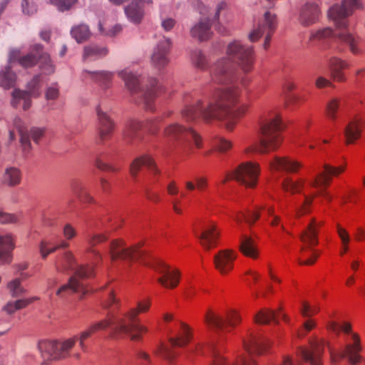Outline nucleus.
Returning <instances> with one entry per match:
<instances>
[{"label": "nucleus", "mask_w": 365, "mask_h": 365, "mask_svg": "<svg viewBox=\"0 0 365 365\" xmlns=\"http://www.w3.org/2000/svg\"><path fill=\"white\" fill-rule=\"evenodd\" d=\"M108 52L106 47L91 44L84 47L83 59V61H94L106 56Z\"/></svg>", "instance_id": "40"}, {"label": "nucleus", "mask_w": 365, "mask_h": 365, "mask_svg": "<svg viewBox=\"0 0 365 365\" xmlns=\"http://www.w3.org/2000/svg\"><path fill=\"white\" fill-rule=\"evenodd\" d=\"M240 250L246 257L256 259L258 256L257 245L255 240L247 235H242L241 237Z\"/></svg>", "instance_id": "39"}, {"label": "nucleus", "mask_w": 365, "mask_h": 365, "mask_svg": "<svg viewBox=\"0 0 365 365\" xmlns=\"http://www.w3.org/2000/svg\"><path fill=\"white\" fill-rule=\"evenodd\" d=\"M360 133L359 122L357 120L350 122L344 130L346 143H354L359 138Z\"/></svg>", "instance_id": "45"}, {"label": "nucleus", "mask_w": 365, "mask_h": 365, "mask_svg": "<svg viewBox=\"0 0 365 365\" xmlns=\"http://www.w3.org/2000/svg\"><path fill=\"white\" fill-rule=\"evenodd\" d=\"M215 146L219 151L225 152L231 148V143L223 138H218L215 142Z\"/></svg>", "instance_id": "64"}, {"label": "nucleus", "mask_w": 365, "mask_h": 365, "mask_svg": "<svg viewBox=\"0 0 365 365\" xmlns=\"http://www.w3.org/2000/svg\"><path fill=\"white\" fill-rule=\"evenodd\" d=\"M226 55L211 68V82L219 86L215 88V103H204L197 100L193 104L187 105L182 110V117L185 120L193 121L200 117L207 121L217 119L224 121L227 129L232 130L247 112V105L237 106L240 95L239 85L246 87L251 81L247 74L254 68V48L235 40L227 44Z\"/></svg>", "instance_id": "1"}, {"label": "nucleus", "mask_w": 365, "mask_h": 365, "mask_svg": "<svg viewBox=\"0 0 365 365\" xmlns=\"http://www.w3.org/2000/svg\"><path fill=\"white\" fill-rule=\"evenodd\" d=\"M171 47V41L169 38L163 37L153 49L151 56L153 65L158 68H163L166 66L169 62L168 56Z\"/></svg>", "instance_id": "20"}, {"label": "nucleus", "mask_w": 365, "mask_h": 365, "mask_svg": "<svg viewBox=\"0 0 365 365\" xmlns=\"http://www.w3.org/2000/svg\"><path fill=\"white\" fill-rule=\"evenodd\" d=\"M142 166H145L154 175H160V171L156 166L154 160L149 155H143L133 160L130 165V172L135 177Z\"/></svg>", "instance_id": "31"}, {"label": "nucleus", "mask_w": 365, "mask_h": 365, "mask_svg": "<svg viewBox=\"0 0 365 365\" xmlns=\"http://www.w3.org/2000/svg\"><path fill=\"white\" fill-rule=\"evenodd\" d=\"M70 189L73 194L77 198L84 203H93V197L88 192L83 182L79 180L73 179L70 183Z\"/></svg>", "instance_id": "36"}, {"label": "nucleus", "mask_w": 365, "mask_h": 365, "mask_svg": "<svg viewBox=\"0 0 365 365\" xmlns=\"http://www.w3.org/2000/svg\"><path fill=\"white\" fill-rule=\"evenodd\" d=\"M98 120V134L99 140L103 143L110 138L114 130V123L110 120L106 113V109L102 104H99L96 108Z\"/></svg>", "instance_id": "19"}, {"label": "nucleus", "mask_w": 365, "mask_h": 365, "mask_svg": "<svg viewBox=\"0 0 365 365\" xmlns=\"http://www.w3.org/2000/svg\"><path fill=\"white\" fill-rule=\"evenodd\" d=\"M163 117L147 120L142 123L137 120H130L125 124L123 136L128 142L139 140L141 138L140 130L144 128L150 134L155 135L159 130V125Z\"/></svg>", "instance_id": "13"}, {"label": "nucleus", "mask_w": 365, "mask_h": 365, "mask_svg": "<svg viewBox=\"0 0 365 365\" xmlns=\"http://www.w3.org/2000/svg\"><path fill=\"white\" fill-rule=\"evenodd\" d=\"M269 165L272 169L284 170L288 173H295L302 167L301 163L287 157H275Z\"/></svg>", "instance_id": "33"}, {"label": "nucleus", "mask_w": 365, "mask_h": 365, "mask_svg": "<svg viewBox=\"0 0 365 365\" xmlns=\"http://www.w3.org/2000/svg\"><path fill=\"white\" fill-rule=\"evenodd\" d=\"M43 52V46L36 43L32 46L31 51L27 54L21 56L19 49L12 48L9 51V63L18 62L23 68H31L34 66L40 59Z\"/></svg>", "instance_id": "17"}, {"label": "nucleus", "mask_w": 365, "mask_h": 365, "mask_svg": "<svg viewBox=\"0 0 365 365\" xmlns=\"http://www.w3.org/2000/svg\"><path fill=\"white\" fill-rule=\"evenodd\" d=\"M318 195H322L328 201L331 200V196L324 190H320L319 193H314L312 196L304 195V203L300 207L297 209V217H300L309 212V206L312 205L314 197Z\"/></svg>", "instance_id": "44"}, {"label": "nucleus", "mask_w": 365, "mask_h": 365, "mask_svg": "<svg viewBox=\"0 0 365 365\" xmlns=\"http://www.w3.org/2000/svg\"><path fill=\"white\" fill-rule=\"evenodd\" d=\"M107 240V237L103 234H96L88 236L86 240L88 244L87 252L94 255L96 258L101 259V255L94 249V247Z\"/></svg>", "instance_id": "48"}, {"label": "nucleus", "mask_w": 365, "mask_h": 365, "mask_svg": "<svg viewBox=\"0 0 365 365\" xmlns=\"http://www.w3.org/2000/svg\"><path fill=\"white\" fill-rule=\"evenodd\" d=\"M324 173H320L318 176L310 182V185L314 187H318L320 185H327L329 184L330 176H336L343 173L345 170L344 166L332 167L329 165H324Z\"/></svg>", "instance_id": "32"}, {"label": "nucleus", "mask_w": 365, "mask_h": 365, "mask_svg": "<svg viewBox=\"0 0 365 365\" xmlns=\"http://www.w3.org/2000/svg\"><path fill=\"white\" fill-rule=\"evenodd\" d=\"M16 81V74L11 71L10 66H6L0 71V86L9 88L14 86Z\"/></svg>", "instance_id": "49"}, {"label": "nucleus", "mask_w": 365, "mask_h": 365, "mask_svg": "<svg viewBox=\"0 0 365 365\" xmlns=\"http://www.w3.org/2000/svg\"><path fill=\"white\" fill-rule=\"evenodd\" d=\"M337 234L341 240L342 245L345 246V251L348 250V245L350 242V236L348 232L339 225H336Z\"/></svg>", "instance_id": "59"}, {"label": "nucleus", "mask_w": 365, "mask_h": 365, "mask_svg": "<svg viewBox=\"0 0 365 365\" xmlns=\"http://www.w3.org/2000/svg\"><path fill=\"white\" fill-rule=\"evenodd\" d=\"M155 270L161 274L158 282L165 288L173 289L179 283L180 272L178 269L170 270V267L162 261L155 262Z\"/></svg>", "instance_id": "18"}, {"label": "nucleus", "mask_w": 365, "mask_h": 365, "mask_svg": "<svg viewBox=\"0 0 365 365\" xmlns=\"http://www.w3.org/2000/svg\"><path fill=\"white\" fill-rule=\"evenodd\" d=\"M190 35L192 38L200 41L209 40L212 35L210 19L208 18L200 19L199 21L190 29Z\"/></svg>", "instance_id": "29"}, {"label": "nucleus", "mask_w": 365, "mask_h": 365, "mask_svg": "<svg viewBox=\"0 0 365 365\" xmlns=\"http://www.w3.org/2000/svg\"><path fill=\"white\" fill-rule=\"evenodd\" d=\"M259 173L260 168L258 163L252 162L242 163L232 173L226 175L222 180V183L232 179L247 187L252 188L256 186Z\"/></svg>", "instance_id": "9"}, {"label": "nucleus", "mask_w": 365, "mask_h": 365, "mask_svg": "<svg viewBox=\"0 0 365 365\" xmlns=\"http://www.w3.org/2000/svg\"><path fill=\"white\" fill-rule=\"evenodd\" d=\"M191 59L195 66L199 69L205 70L207 68L208 63L206 56L200 50H195L191 55Z\"/></svg>", "instance_id": "54"}, {"label": "nucleus", "mask_w": 365, "mask_h": 365, "mask_svg": "<svg viewBox=\"0 0 365 365\" xmlns=\"http://www.w3.org/2000/svg\"><path fill=\"white\" fill-rule=\"evenodd\" d=\"M319 312V307H311L309 303L304 302L300 312L304 317H310Z\"/></svg>", "instance_id": "58"}, {"label": "nucleus", "mask_w": 365, "mask_h": 365, "mask_svg": "<svg viewBox=\"0 0 365 365\" xmlns=\"http://www.w3.org/2000/svg\"><path fill=\"white\" fill-rule=\"evenodd\" d=\"M15 247L13 236L6 234L0 236V264H9L12 262V251Z\"/></svg>", "instance_id": "28"}, {"label": "nucleus", "mask_w": 365, "mask_h": 365, "mask_svg": "<svg viewBox=\"0 0 365 365\" xmlns=\"http://www.w3.org/2000/svg\"><path fill=\"white\" fill-rule=\"evenodd\" d=\"M323 225V222H317L312 218L306 229L302 232L300 240L304 243L301 248L302 252L312 250V247L318 244V229Z\"/></svg>", "instance_id": "22"}, {"label": "nucleus", "mask_w": 365, "mask_h": 365, "mask_svg": "<svg viewBox=\"0 0 365 365\" xmlns=\"http://www.w3.org/2000/svg\"><path fill=\"white\" fill-rule=\"evenodd\" d=\"M76 341L77 337L63 341H43L39 342L38 349L45 361L59 360L68 356Z\"/></svg>", "instance_id": "8"}, {"label": "nucleus", "mask_w": 365, "mask_h": 365, "mask_svg": "<svg viewBox=\"0 0 365 365\" xmlns=\"http://www.w3.org/2000/svg\"><path fill=\"white\" fill-rule=\"evenodd\" d=\"M83 74L84 78L98 83L103 88H107L109 86L113 76L112 72L106 71H91L85 70Z\"/></svg>", "instance_id": "35"}, {"label": "nucleus", "mask_w": 365, "mask_h": 365, "mask_svg": "<svg viewBox=\"0 0 365 365\" xmlns=\"http://www.w3.org/2000/svg\"><path fill=\"white\" fill-rule=\"evenodd\" d=\"M150 306V303L149 301H144V302H138L137 304V308H133L130 309L128 312H125V314H128L131 311L135 310L136 312L135 319L133 320L134 324H140L139 323L138 319L137 318V316L139 313L141 312H147Z\"/></svg>", "instance_id": "57"}, {"label": "nucleus", "mask_w": 365, "mask_h": 365, "mask_svg": "<svg viewBox=\"0 0 365 365\" xmlns=\"http://www.w3.org/2000/svg\"><path fill=\"white\" fill-rule=\"evenodd\" d=\"M14 125L18 129L20 134V140L24 151L29 152L31 148V143L29 141V133L24 130L22 126L21 119L16 117L14 120Z\"/></svg>", "instance_id": "50"}, {"label": "nucleus", "mask_w": 365, "mask_h": 365, "mask_svg": "<svg viewBox=\"0 0 365 365\" xmlns=\"http://www.w3.org/2000/svg\"><path fill=\"white\" fill-rule=\"evenodd\" d=\"M104 158H104V155L103 154H101L98 156H97L96 159V166L99 170H103V171H113V172L117 171V169H115V168L112 167L109 164L105 163L104 162Z\"/></svg>", "instance_id": "60"}, {"label": "nucleus", "mask_w": 365, "mask_h": 365, "mask_svg": "<svg viewBox=\"0 0 365 365\" xmlns=\"http://www.w3.org/2000/svg\"><path fill=\"white\" fill-rule=\"evenodd\" d=\"M40 61V68L46 75H51L55 72L56 67L52 63L50 56L46 53H41Z\"/></svg>", "instance_id": "53"}, {"label": "nucleus", "mask_w": 365, "mask_h": 365, "mask_svg": "<svg viewBox=\"0 0 365 365\" xmlns=\"http://www.w3.org/2000/svg\"><path fill=\"white\" fill-rule=\"evenodd\" d=\"M304 184L305 180L303 179L294 180L291 178H286L282 182V187L284 190L294 194L300 192Z\"/></svg>", "instance_id": "47"}, {"label": "nucleus", "mask_w": 365, "mask_h": 365, "mask_svg": "<svg viewBox=\"0 0 365 365\" xmlns=\"http://www.w3.org/2000/svg\"><path fill=\"white\" fill-rule=\"evenodd\" d=\"M164 136L170 141L193 142L197 148L201 145L200 138L192 128H185L178 123L168 125L164 130Z\"/></svg>", "instance_id": "16"}, {"label": "nucleus", "mask_w": 365, "mask_h": 365, "mask_svg": "<svg viewBox=\"0 0 365 365\" xmlns=\"http://www.w3.org/2000/svg\"><path fill=\"white\" fill-rule=\"evenodd\" d=\"M68 247V243L62 241L58 245H53L50 241L48 240H42L39 245V250L43 259L46 258V257L59 248H66Z\"/></svg>", "instance_id": "46"}, {"label": "nucleus", "mask_w": 365, "mask_h": 365, "mask_svg": "<svg viewBox=\"0 0 365 365\" xmlns=\"http://www.w3.org/2000/svg\"><path fill=\"white\" fill-rule=\"evenodd\" d=\"M259 210H263L266 212L268 216L271 217L272 219L269 221V224L272 226H277L280 224V217L274 215V210L273 207H266L262 206ZM260 213L259 210L255 212H249L248 213L239 212L235 217V220L237 223L240 224L242 221H245L248 225H252L256 220L259 218Z\"/></svg>", "instance_id": "24"}, {"label": "nucleus", "mask_w": 365, "mask_h": 365, "mask_svg": "<svg viewBox=\"0 0 365 365\" xmlns=\"http://www.w3.org/2000/svg\"><path fill=\"white\" fill-rule=\"evenodd\" d=\"M340 100L334 98L331 99L327 104L326 113L329 118L335 120L336 118V111L339 106Z\"/></svg>", "instance_id": "55"}, {"label": "nucleus", "mask_w": 365, "mask_h": 365, "mask_svg": "<svg viewBox=\"0 0 365 365\" xmlns=\"http://www.w3.org/2000/svg\"><path fill=\"white\" fill-rule=\"evenodd\" d=\"M7 289L9 294L14 298H17L26 292V289L21 284L20 278H15L7 284Z\"/></svg>", "instance_id": "52"}, {"label": "nucleus", "mask_w": 365, "mask_h": 365, "mask_svg": "<svg viewBox=\"0 0 365 365\" xmlns=\"http://www.w3.org/2000/svg\"><path fill=\"white\" fill-rule=\"evenodd\" d=\"M56 267L59 272L74 271V274L70 277L68 283L62 285L57 290L56 295L63 297L69 293L75 292L79 293L81 299L88 292L85 285L80 282V279H87L93 275V266L89 264L78 266L72 252H66L61 257L57 259Z\"/></svg>", "instance_id": "4"}, {"label": "nucleus", "mask_w": 365, "mask_h": 365, "mask_svg": "<svg viewBox=\"0 0 365 365\" xmlns=\"http://www.w3.org/2000/svg\"><path fill=\"white\" fill-rule=\"evenodd\" d=\"M207 349L211 353L213 357V364L212 365H256L254 359L250 358H240L235 363L232 364H228L226 360L220 356V354L217 351L215 347L213 344H209L207 346Z\"/></svg>", "instance_id": "37"}, {"label": "nucleus", "mask_w": 365, "mask_h": 365, "mask_svg": "<svg viewBox=\"0 0 365 365\" xmlns=\"http://www.w3.org/2000/svg\"><path fill=\"white\" fill-rule=\"evenodd\" d=\"M118 76L124 81L126 89L135 103L143 105L147 110H154V100L158 91L155 78H149L144 83L140 75L128 68L120 71Z\"/></svg>", "instance_id": "5"}, {"label": "nucleus", "mask_w": 365, "mask_h": 365, "mask_svg": "<svg viewBox=\"0 0 365 365\" xmlns=\"http://www.w3.org/2000/svg\"><path fill=\"white\" fill-rule=\"evenodd\" d=\"M269 345L268 339L259 334L251 333L248 339L244 341L245 348L251 354H261Z\"/></svg>", "instance_id": "30"}, {"label": "nucleus", "mask_w": 365, "mask_h": 365, "mask_svg": "<svg viewBox=\"0 0 365 365\" xmlns=\"http://www.w3.org/2000/svg\"><path fill=\"white\" fill-rule=\"evenodd\" d=\"M192 337L189 327L183 323H180V329L176 336L170 337L169 342L172 347H168L161 343L158 348L154 350V354L160 355L163 359L172 363L177 356V353L173 350L175 346L182 347L187 345Z\"/></svg>", "instance_id": "10"}, {"label": "nucleus", "mask_w": 365, "mask_h": 365, "mask_svg": "<svg viewBox=\"0 0 365 365\" xmlns=\"http://www.w3.org/2000/svg\"><path fill=\"white\" fill-rule=\"evenodd\" d=\"M236 254L231 250H222L214 256L215 268L222 274H227L233 268Z\"/></svg>", "instance_id": "25"}, {"label": "nucleus", "mask_w": 365, "mask_h": 365, "mask_svg": "<svg viewBox=\"0 0 365 365\" xmlns=\"http://www.w3.org/2000/svg\"><path fill=\"white\" fill-rule=\"evenodd\" d=\"M352 341L347 343L343 351L336 353L331 346L330 343L324 339L309 341V347H299L297 351V356L309 365H322V358L324 354V347L326 346L329 351L332 363H335L338 358H346L348 361L355 365L361 361L359 354L362 349L359 336L351 334Z\"/></svg>", "instance_id": "3"}, {"label": "nucleus", "mask_w": 365, "mask_h": 365, "mask_svg": "<svg viewBox=\"0 0 365 365\" xmlns=\"http://www.w3.org/2000/svg\"><path fill=\"white\" fill-rule=\"evenodd\" d=\"M194 232L196 237L200 240V244L207 250H210L216 245L217 240L220 235V232L217 230L214 224L205 226L201 233H198L196 230H194Z\"/></svg>", "instance_id": "26"}, {"label": "nucleus", "mask_w": 365, "mask_h": 365, "mask_svg": "<svg viewBox=\"0 0 365 365\" xmlns=\"http://www.w3.org/2000/svg\"><path fill=\"white\" fill-rule=\"evenodd\" d=\"M140 244H138L130 248H126L124 242L120 240H113L110 246V256L112 261L118 259L124 260H132L133 259H139L143 261L146 265H150L145 262V257L148 253L145 250H140Z\"/></svg>", "instance_id": "12"}, {"label": "nucleus", "mask_w": 365, "mask_h": 365, "mask_svg": "<svg viewBox=\"0 0 365 365\" xmlns=\"http://www.w3.org/2000/svg\"><path fill=\"white\" fill-rule=\"evenodd\" d=\"M205 322L208 326L217 330H222L225 325L230 327L237 325L240 322V317L237 313L232 312L228 314L226 319H224L209 310L205 316Z\"/></svg>", "instance_id": "23"}, {"label": "nucleus", "mask_w": 365, "mask_h": 365, "mask_svg": "<svg viewBox=\"0 0 365 365\" xmlns=\"http://www.w3.org/2000/svg\"><path fill=\"white\" fill-rule=\"evenodd\" d=\"M120 306V300L115 297L113 291H110L106 299L102 302L103 309L108 310V319L91 325L92 329L96 332L113 326L115 335L124 334L132 341H141L143 334L148 331V328L144 325L133 323L136 314L135 310L128 314H124L123 317H117L115 314V310L118 309Z\"/></svg>", "instance_id": "2"}, {"label": "nucleus", "mask_w": 365, "mask_h": 365, "mask_svg": "<svg viewBox=\"0 0 365 365\" xmlns=\"http://www.w3.org/2000/svg\"><path fill=\"white\" fill-rule=\"evenodd\" d=\"M42 81L41 75H36L27 83L26 91L14 89L11 93V104L13 107L17 108L21 101H23V109L28 110L31 106V98H37L41 93Z\"/></svg>", "instance_id": "11"}, {"label": "nucleus", "mask_w": 365, "mask_h": 365, "mask_svg": "<svg viewBox=\"0 0 365 365\" xmlns=\"http://www.w3.org/2000/svg\"><path fill=\"white\" fill-rule=\"evenodd\" d=\"M51 3L56 6L60 11L69 10L77 0H50Z\"/></svg>", "instance_id": "56"}, {"label": "nucleus", "mask_w": 365, "mask_h": 365, "mask_svg": "<svg viewBox=\"0 0 365 365\" xmlns=\"http://www.w3.org/2000/svg\"><path fill=\"white\" fill-rule=\"evenodd\" d=\"M148 2H140L139 0H132L131 2L124 8V11L128 19L135 24H140L145 15V4H150Z\"/></svg>", "instance_id": "27"}, {"label": "nucleus", "mask_w": 365, "mask_h": 365, "mask_svg": "<svg viewBox=\"0 0 365 365\" xmlns=\"http://www.w3.org/2000/svg\"><path fill=\"white\" fill-rule=\"evenodd\" d=\"M336 26L334 31L330 27L319 28L310 32L309 41L320 43L322 46L326 47V42L331 38L336 37L341 41L346 43L349 49L354 54H359L362 53V50L359 47L361 39L358 36H353L349 31L348 26L342 28V26Z\"/></svg>", "instance_id": "7"}, {"label": "nucleus", "mask_w": 365, "mask_h": 365, "mask_svg": "<svg viewBox=\"0 0 365 365\" xmlns=\"http://www.w3.org/2000/svg\"><path fill=\"white\" fill-rule=\"evenodd\" d=\"M59 96V89L57 83L52 84L46 90L45 96L46 100H56Z\"/></svg>", "instance_id": "62"}, {"label": "nucleus", "mask_w": 365, "mask_h": 365, "mask_svg": "<svg viewBox=\"0 0 365 365\" xmlns=\"http://www.w3.org/2000/svg\"><path fill=\"white\" fill-rule=\"evenodd\" d=\"M38 297H33L27 299H20L14 302H8L4 307L3 309L9 314H14L16 311L26 307L29 304L33 303L34 301L38 300Z\"/></svg>", "instance_id": "42"}, {"label": "nucleus", "mask_w": 365, "mask_h": 365, "mask_svg": "<svg viewBox=\"0 0 365 365\" xmlns=\"http://www.w3.org/2000/svg\"><path fill=\"white\" fill-rule=\"evenodd\" d=\"M137 358L142 361L143 365H151L152 360L150 355L142 349H139L136 351Z\"/></svg>", "instance_id": "63"}, {"label": "nucleus", "mask_w": 365, "mask_h": 365, "mask_svg": "<svg viewBox=\"0 0 365 365\" xmlns=\"http://www.w3.org/2000/svg\"><path fill=\"white\" fill-rule=\"evenodd\" d=\"M70 33L71 36L78 43L87 41L91 36L89 27L88 25L84 24L73 26L71 28Z\"/></svg>", "instance_id": "43"}, {"label": "nucleus", "mask_w": 365, "mask_h": 365, "mask_svg": "<svg viewBox=\"0 0 365 365\" xmlns=\"http://www.w3.org/2000/svg\"><path fill=\"white\" fill-rule=\"evenodd\" d=\"M361 7V0H342L341 5L335 4L329 9L328 16L337 26L346 28L348 26L347 16Z\"/></svg>", "instance_id": "15"}, {"label": "nucleus", "mask_w": 365, "mask_h": 365, "mask_svg": "<svg viewBox=\"0 0 365 365\" xmlns=\"http://www.w3.org/2000/svg\"><path fill=\"white\" fill-rule=\"evenodd\" d=\"M83 74L84 78L98 83L103 88H107L109 86L113 76L112 72L106 71H91L85 70Z\"/></svg>", "instance_id": "34"}, {"label": "nucleus", "mask_w": 365, "mask_h": 365, "mask_svg": "<svg viewBox=\"0 0 365 365\" xmlns=\"http://www.w3.org/2000/svg\"><path fill=\"white\" fill-rule=\"evenodd\" d=\"M282 124L278 115H273L263 121L260 126L259 142L246 148V153H266L277 150L281 143Z\"/></svg>", "instance_id": "6"}, {"label": "nucleus", "mask_w": 365, "mask_h": 365, "mask_svg": "<svg viewBox=\"0 0 365 365\" xmlns=\"http://www.w3.org/2000/svg\"><path fill=\"white\" fill-rule=\"evenodd\" d=\"M277 26V19L276 14L269 11H266L263 18L259 21L257 26L249 34V40L251 42H255L264 35L265 39L263 46L267 49Z\"/></svg>", "instance_id": "14"}, {"label": "nucleus", "mask_w": 365, "mask_h": 365, "mask_svg": "<svg viewBox=\"0 0 365 365\" xmlns=\"http://www.w3.org/2000/svg\"><path fill=\"white\" fill-rule=\"evenodd\" d=\"M348 67L347 63L340 58L333 57L329 60L331 75L334 81L341 82L345 81L342 70Z\"/></svg>", "instance_id": "38"}, {"label": "nucleus", "mask_w": 365, "mask_h": 365, "mask_svg": "<svg viewBox=\"0 0 365 365\" xmlns=\"http://www.w3.org/2000/svg\"><path fill=\"white\" fill-rule=\"evenodd\" d=\"M277 314L271 309H263L257 312L254 320L257 324H266L271 321L277 322Z\"/></svg>", "instance_id": "51"}, {"label": "nucleus", "mask_w": 365, "mask_h": 365, "mask_svg": "<svg viewBox=\"0 0 365 365\" xmlns=\"http://www.w3.org/2000/svg\"><path fill=\"white\" fill-rule=\"evenodd\" d=\"M22 10L24 14L32 15L37 11V6L34 0H23Z\"/></svg>", "instance_id": "61"}, {"label": "nucleus", "mask_w": 365, "mask_h": 365, "mask_svg": "<svg viewBox=\"0 0 365 365\" xmlns=\"http://www.w3.org/2000/svg\"><path fill=\"white\" fill-rule=\"evenodd\" d=\"M321 9L314 2H307L302 5L299 11L298 21L301 25L309 27L319 21Z\"/></svg>", "instance_id": "21"}, {"label": "nucleus", "mask_w": 365, "mask_h": 365, "mask_svg": "<svg viewBox=\"0 0 365 365\" xmlns=\"http://www.w3.org/2000/svg\"><path fill=\"white\" fill-rule=\"evenodd\" d=\"M2 183L9 187H14L21 183V172L15 167H9L6 168L3 176Z\"/></svg>", "instance_id": "41"}]
</instances>
